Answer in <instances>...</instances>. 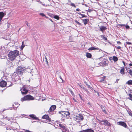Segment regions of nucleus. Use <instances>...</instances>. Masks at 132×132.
Wrapping results in <instances>:
<instances>
[{
  "label": "nucleus",
  "mask_w": 132,
  "mask_h": 132,
  "mask_svg": "<svg viewBox=\"0 0 132 132\" xmlns=\"http://www.w3.org/2000/svg\"><path fill=\"white\" fill-rule=\"evenodd\" d=\"M124 71L125 68L124 67L122 68L120 72V73H121V74L122 75H123L125 74Z\"/></svg>",
  "instance_id": "12"
},
{
  "label": "nucleus",
  "mask_w": 132,
  "mask_h": 132,
  "mask_svg": "<svg viewBox=\"0 0 132 132\" xmlns=\"http://www.w3.org/2000/svg\"><path fill=\"white\" fill-rule=\"evenodd\" d=\"M113 60L114 62H116L118 60L117 57L115 56H113Z\"/></svg>",
  "instance_id": "23"
},
{
  "label": "nucleus",
  "mask_w": 132,
  "mask_h": 132,
  "mask_svg": "<svg viewBox=\"0 0 132 132\" xmlns=\"http://www.w3.org/2000/svg\"><path fill=\"white\" fill-rule=\"evenodd\" d=\"M68 89L69 91V92L71 93V94L72 95H73V93L72 92V90L70 89V88H69Z\"/></svg>",
  "instance_id": "35"
},
{
  "label": "nucleus",
  "mask_w": 132,
  "mask_h": 132,
  "mask_svg": "<svg viewBox=\"0 0 132 132\" xmlns=\"http://www.w3.org/2000/svg\"><path fill=\"white\" fill-rule=\"evenodd\" d=\"M126 70L127 72L129 73L131 76H132V70L131 69L129 68H126ZM132 69V68H131Z\"/></svg>",
  "instance_id": "11"
},
{
  "label": "nucleus",
  "mask_w": 132,
  "mask_h": 132,
  "mask_svg": "<svg viewBox=\"0 0 132 132\" xmlns=\"http://www.w3.org/2000/svg\"><path fill=\"white\" fill-rule=\"evenodd\" d=\"M88 104H89L90 105V103H88Z\"/></svg>",
  "instance_id": "64"
},
{
  "label": "nucleus",
  "mask_w": 132,
  "mask_h": 132,
  "mask_svg": "<svg viewBox=\"0 0 132 132\" xmlns=\"http://www.w3.org/2000/svg\"><path fill=\"white\" fill-rule=\"evenodd\" d=\"M65 114L66 115V117H67V116H68L70 115V113L69 112L65 111Z\"/></svg>",
  "instance_id": "31"
},
{
  "label": "nucleus",
  "mask_w": 132,
  "mask_h": 132,
  "mask_svg": "<svg viewBox=\"0 0 132 132\" xmlns=\"http://www.w3.org/2000/svg\"><path fill=\"white\" fill-rule=\"evenodd\" d=\"M100 122L101 123V125H103L107 126H111L110 123L107 120H102V121Z\"/></svg>",
  "instance_id": "4"
},
{
  "label": "nucleus",
  "mask_w": 132,
  "mask_h": 132,
  "mask_svg": "<svg viewBox=\"0 0 132 132\" xmlns=\"http://www.w3.org/2000/svg\"><path fill=\"white\" fill-rule=\"evenodd\" d=\"M49 20L52 22H53V21H52V20L51 19H49Z\"/></svg>",
  "instance_id": "55"
},
{
  "label": "nucleus",
  "mask_w": 132,
  "mask_h": 132,
  "mask_svg": "<svg viewBox=\"0 0 132 132\" xmlns=\"http://www.w3.org/2000/svg\"><path fill=\"white\" fill-rule=\"evenodd\" d=\"M3 16H1L0 17V21H1V20H2L3 17Z\"/></svg>",
  "instance_id": "49"
},
{
  "label": "nucleus",
  "mask_w": 132,
  "mask_h": 132,
  "mask_svg": "<svg viewBox=\"0 0 132 132\" xmlns=\"http://www.w3.org/2000/svg\"><path fill=\"white\" fill-rule=\"evenodd\" d=\"M101 109H102V110L103 112H105V109L104 108V107H102L101 108Z\"/></svg>",
  "instance_id": "36"
},
{
  "label": "nucleus",
  "mask_w": 132,
  "mask_h": 132,
  "mask_svg": "<svg viewBox=\"0 0 132 132\" xmlns=\"http://www.w3.org/2000/svg\"><path fill=\"white\" fill-rule=\"evenodd\" d=\"M79 84V86H80V87H81L82 88V85H80Z\"/></svg>",
  "instance_id": "59"
},
{
  "label": "nucleus",
  "mask_w": 132,
  "mask_h": 132,
  "mask_svg": "<svg viewBox=\"0 0 132 132\" xmlns=\"http://www.w3.org/2000/svg\"><path fill=\"white\" fill-rule=\"evenodd\" d=\"M118 124L126 128L127 126V125L126 123L124 122L119 121L117 122Z\"/></svg>",
  "instance_id": "7"
},
{
  "label": "nucleus",
  "mask_w": 132,
  "mask_h": 132,
  "mask_svg": "<svg viewBox=\"0 0 132 132\" xmlns=\"http://www.w3.org/2000/svg\"><path fill=\"white\" fill-rule=\"evenodd\" d=\"M45 59H46V62L47 64H48V61L46 58V57Z\"/></svg>",
  "instance_id": "48"
},
{
  "label": "nucleus",
  "mask_w": 132,
  "mask_h": 132,
  "mask_svg": "<svg viewBox=\"0 0 132 132\" xmlns=\"http://www.w3.org/2000/svg\"><path fill=\"white\" fill-rule=\"evenodd\" d=\"M86 57L88 58H91L92 56V55L90 53L87 52L86 53Z\"/></svg>",
  "instance_id": "19"
},
{
  "label": "nucleus",
  "mask_w": 132,
  "mask_h": 132,
  "mask_svg": "<svg viewBox=\"0 0 132 132\" xmlns=\"http://www.w3.org/2000/svg\"><path fill=\"white\" fill-rule=\"evenodd\" d=\"M58 73H59L60 74V75H59V77L61 79V80L62 81V82L63 81V80L62 79V78L61 77V75H62V74H63V73L61 72H57V74Z\"/></svg>",
  "instance_id": "22"
},
{
  "label": "nucleus",
  "mask_w": 132,
  "mask_h": 132,
  "mask_svg": "<svg viewBox=\"0 0 132 132\" xmlns=\"http://www.w3.org/2000/svg\"><path fill=\"white\" fill-rule=\"evenodd\" d=\"M59 126L60 127V129H61V128L62 129V130H67V128L64 126V125L62 124H59Z\"/></svg>",
  "instance_id": "10"
},
{
  "label": "nucleus",
  "mask_w": 132,
  "mask_h": 132,
  "mask_svg": "<svg viewBox=\"0 0 132 132\" xmlns=\"http://www.w3.org/2000/svg\"><path fill=\"white\" fill-rule=\"evenodd\" d=\"M59 114H61L64 117H66V115L65 114V111H59Z\"/></svg>",
  "instance_id": "15"
},
{
  "label": "nucleus",
  "mask_w": 132,
  "mask_h": 132,
  "mask_svg": "<svg viewBox=\"0 0 132 132\" xmlns=\"http://www.w3.org/2000/svg\"><path fill=\"white\" fill-rule=\"evenodd\" d=\"M40 2V3H41L42 4H43V3H42V2Z\"/></svg>",
  "instance_id": "63"
},
{
  "label": "nucleus",
  "mask_w": 132,
  "mask_h": 132,
  "mask_svg": "<svg viewBox=\"0 0 132 132\" xmlns=\"http://www.w3.org/2000/svg\"><path fill=\"white\" fill-rule=\"evenodd\" d=\"M54 18L56 19H57V20H59V17L57 15H55L54 16Z\"/></svg>",
  "instance_id": "28"
},
{
  "label": "nucleus",
  "mask_w": 132,
  "mask_h": 132,
  "mask_svg": "<svg viewBox=\"0 0 132 132\" xmlns=\"http://www.w3.org/2000/svg\"><path fill=\"white\" fill-rule=\"evenodd\" d=\"M40 15L42 16H45L46 18H47L44 13H40L39 14Z\"/></svg>",
  "instance_id": "29"
},
{
  "label": "nucleus",
  "mask_w": 132,
  "mask_h": 132,
  "mask_svg": "<svg viewBox=\"0 0 132 132\" xmlns=\"http://www.w3.org/2000/svg\"><path fill=\"white\" fill-rule=\"evenodd\" d=\"M109 61H108L106 59H104L101 62L98 63V66H102L103 67H105L107 66L108 64Z\"/></svg>",
  "instance_id": "2"
},
{
  "label": "nucleus",
  "mask_w": 132,
  "mask_h": 132,
  "mask_svg": "<svg viewBox=\"0 0 132 132\" xmlns=\"http://www.w3.org/2000/svg\"><path fill=\"white\" fill-rule=\"evenodd\" d=\"M76 10L77 11H80V9H76Z\"/></svg>",
  "instance_id": "54"
},
{
  "label": "nucleus",
  "mask_w": 132,
  "mask_h": 132,
  "mask_svg": "<svg viewBox=\"0 0 132 132\" xmlns=\"http://www.w3.org/2000/svg\"><path fill=\"white\" fill-rule=\"evenodd\" d=\"M119 25H120V26H125V25H124V24H119Z\"/></svg>",
  "instance_id": "60"
},
{
  "label": "nucleus",
  "mask_w": 132,
  "mask_h": 132,
  "mask_svg": "<svg viewBox=\"0 0 132 132\" xmlns=\"http://www.w3.org/2000/svg\"><path fill=\"white\" fill-rule=\"evenodd\" d=\"M23 70V69L21 67H19L18 68V69L17 70V71L18 72H21Z\"/></svg>",
  "instance_id": "20"
},
{
  "label": "nucleus",
  "mask_w": 132,
  "mask_h": 132,
  "mask_svg": "<svg viewBox=\"0 0 132 132\" xmlns=\"http://www.w3.org/2000/svg\"><path fill=\"white\" fill-rule=\"evenodd\" d=\"M84 83L85 85L86 86L87 85V84H88L87 83L86 81H84Z\"/></svg>",
  "instance_id": "47"
},
{
  "label": "nucleus",
  "mask_w": 132,
  "mask_h": 132,
  "mask_svg": "<svg viewBox=\"0 0 132 132\" xmlns=\"http://www.w3.org/2000/svg\"><path fill=\"white\" fill-rule=\"evenodd\" d=\"M25 46L24 44V42H22V45L21 47V50H22Z\"/></svg>",
  "instance_id": "24"
},
{
  "label": "nucleus",
  "mask_w": 132,
  "mask_h": 132,
  "mask_svg": "<svg viewBox=\"0 0 132 132\" xmlns=\"http://www.w3.org/2000/svg\"><path fill=\"white\" fill-rule=\"evenodd\" d=\"M4 14L3 12H0V17L4 16Z\"/></svg>",
  "instance_id": "30"
},
{
  "label": "nucleus",
  "mask_w": 132,
  "mask_h": 132,
  "mask_svg": "<svg viewBox=\"0 0 132 132\" xmlns=\"http://www.w3.org/2000/svg\"><path fill=\"white\" fill-rule=\"evenodd\" d=\"M101 37L102 39H104L105 40H107V38L106 37H105L104 35H101Z\"/></svg>",
  "instance_id": "25"
},
{
  "label": "nucleus",
  "mask_w": 132,
  "mask_h": 132,
  "mask_svg": "<svg viewBox=\"0 0 132 132\" xmlns=\"http://www.w3.org/2000/svg\"><path fill=\"white\" fill-rule=\"evenodd\" d=\"M128 114L130 116L132 117V113H131V112H128Z\"/></svg>",
  "instance_id": "39"
},
{
  "label": "nucleus",
  "mask_w": 132,
  "mask_h": 132,
  "mask_svg": "<svg viewBox=\"0 0 132 132\" xmlns=\"http://www.w3.org/2000/svg\"><path fill=\"white\" fill-rule=\"evenodd\" d=\"M6 82L4 80H2L0 82V86L1 87H4L6 86Z\"/></svg>",
  "instance_id": "8"
},
{
  "label": "nucleus",
  "mask_w": 132,
  "mask_h": 132,
  "mask_svg": "<svg viewBox=\"0 0 132 132\" xmlns=\"http://www.w3.org/2000/svg\"><path fill=\"white\" fill-rule=\"evenodd\" d=\"M69 40L70 42H73V38L71 37H70L69 38Z\"/></svg>",
  "instance_id": "32"
},
{
  "label": "nucleus",
  "mask_w": 132,
  "mask_h": 132,
  "mask_svg": "<svg viewBox=\"0 0 132 132\" xmlns=\"http://www.w3.org/2000/svg\"><path fill=\"white\" fill-rule=\"evenodd\" d=\"M42 117L43 119H45L46 120V121L47 123H48L51 121L49 117L47 115H45L43 116Z\"/></svg>",
  "instance_id": "6"
},
{
  "label": "nucleus",
  "mask_w": 132,
  "mask_h": 132,
  "mask_svg": "<svg viewBox=\"0 0 132 132\" xmlns=\"http://www.w3.org/2000/svg\"><path fill=\"white\" fill-rule=\"evenodd\" d=\"M129 95V96L130 97V98H131L132 97V95L130 94H129L128 95Z\"/></svg>",
  "instance_id": "41"
},
{
  "label": "nucleus",
  "mask_w": 132,
  "mask_h": 132,
  "mask_svg": "<svg viewBox=\"0 0 132 132\" xmlns=\"http://www.w3.org/2000/svg\"><path fill=\"white\" fill-rule=\"evenodd\" d=\"M19 55V51L17 50L11 51L8 54L9 59L11 61L14 60Z\"/></svg>",
  "instance_id": "1"
},
{
  "label": "nucleus",
  "mask_w": 132,
  "mask_h": 132,
  "mask_svg": "<svg viewBox=\"0 0 132 132\" xmlns=\"http://www.w3.org/2000/svg\"><path fill=\"white\" fill-rule=\"evenodd\" d=\"M126 84H128L129 85H132V80H130L126 82Z\"/></svg>",
  "instance_id": "21"
},
{
  "label": "nucleus",
  "mask_w": 132,
  "mask_h": 132,
  "mask_svg": "<svg viewBox=\"0 0 132 132\" xmlns=\"http://www.w3.org/2000/svg\"><path fill=\"white\" fill-rule=\"evenodd\" d=\"M86 86L88 88H89L90 89H92V88L88 84H87Z\"/></svg>",
  "instance_id": "33"
},
{
  "label": "nucleus",
  "mask_w": 132,
  "mask_h": 132,
  "mask_svg": "<svg viewBox=\"0 0 132 132\" xmlns=\"http://www.w3.org/2000/svg\"><path fill=\"white\" fill-rule=\"evenodd\" d=\"M117 43L119 45H120L121 44V42L119 41H118L117 42Z\"/></svg>",
  "instance_id": "42"
},
{
  "label": "nucleus",
  "mask_w": 132,
  "mask_h": 132,
  "mask_svg": "<svg viewBox=\"0 0 132 132\" xmlns=\"http://www.w3.org/2000/svg\"><path fill=\"white\" fill-rule=\"evenodd\" d=\"M29 116H30V117L34 119L35 120H38V118L36 116H35L34 114H30L29 115Z\"/></svg>",
  "instance_id": "17"
},
{
  "label": "nucleus",
  "mask_w": 132,
  "mask_h": 132,
  "mask_svg": "<svg viewBox=\"0 0 132 132\" xmlns=\"http://www.w3.org/2000/svg\"><path fill=\"white\" fill-rule=\"evenodd\" d=\"M129 65L130 66H132V64L131 63H130Z\"/></svg>",
  "instance_id": "56"
},
{
  "label": "nucleus",
  "mask_w": 132,
  "mask_h": 132,
  "mask_svg": "<svg viewBox=\"0 0 132 132\" xmlns=\"http://www.w3.org/2000/svg\"><path fill=\"white\" fill-rule=\"evenodd\" d=\"M126 28L127 29H129L130 28V27L128 25H127L126 26Z\"/></svg>",
  "instance_id": "37"
},
{
  "label": "nucleus",
  "mask_w": 132,
  "mask_h": 132,
  "mask_svg": "<svg viewBox=\"0 0 132 132\" xmlns=\"http://www.w3.org/2000/svg\"><path fill=\"white\" fill-rule=\"evenodd\" d=\"M11 128H10V127H7V128H6V129L7 130H10L11 129Z\"/></svg>",
  "instance_id": "45"
},
{
  "label": "nucleus",
  "mask_w": 132,
  "mask_h": 132,
  "mask_svg": "<svg viewBox=\"0 0 132 132\" xmlns=\"http://www.w3.org/2000/svg\"><path fill=\"white\" fill-rule=\"evenodd\" d=\"M126 43L127 44H128V45H131V43L130 42H126Z\"/></svg>",
  "instance_id": "38"
},
{
  "label": "nucleus",
  "mask_w": 132,
  "mask_h": 132,
  "mask_svg": "<svg viewBox=\"0 0 132 132\" xmlns=\"http://www.w3.org/2000/svg\"><path fill=\"white\" fill-rule=\"evenodd\" d=\"M10 25V24H9V23H8L7 26L8 27H9Z\"/></svg>",
  "instance_id": "57"
},
{
  "label": "nucleus",
  "mask_w": 132,
  "mask_h": 132,
  "mask_svg": "<svg viewBox=\"0 0 132 132\" xmlns=\"http://www.w3.org/2000/svg\"><path fill=\"white\" fill-rule=\"evenodd\" d=\"M82 120V116H80V120Z\"/></svg>",
  "instance_id": "44"
},
{
  "label": "nucleus",
  "mask_w": 132,
  "mask_h": 132,
  "mask_svg": "<svg viewBox=\"0 0 132 132\" xmlns=\"http://www.w3.org/2000/svg\"><path fill=\"white\" fill-rule=\"evenodd\" d=\"M122 62L123 63V64L124 66H125V62L123 61H122Z\"/></svg>",
  "instance_id": "53"
},
{
  "label": "nucleus",
  "mask_w": 132,
  "mask_h": 132,
  "mask_svg": "<svg viewBox=\"0 0 132 132\" xmlns=\"http://www.w3.org/2000/svg\"><path fill=\"white\" fill-rule=\"evenodd\" d=\"M70 5L74 7H76V6L73 3H71L70 4Z\"/></svg>",
  "instance_id": "34"
},
{
  "label": "nucleus",
  "mask_w": 132,
  "mask_h": 132,
  "mask_svg": "<svg viewBox=\"0 0 132 132\" xmlns=\"http://www.w3.org/2000/svg\"><path fill=\"white\" fill-rule=\"evenodd\" d=\"M107 29V28L104 26H102L100 27V30L102 32Z\"/></svg>",
  "instance_id": "13"
},
{
  "label": "nucleus",
  "mask_w": 132,
  "mask_h": 132,
  "mask_svg": "<svg viewBox=\"0 0 132 132\" xmlns=\"http://www.w3.org/2000/svg\"><path fill=\"white\" fill-rule=\"evenodd\" d=\"M118 49H120L121 48V47L120 46H118V47L115 46Z\"/></svg>",
  "instance_id": "40"
},
{
  "label": "nucleus",
  "mask_w": 132,
  "mask_h": 132,
  "mask_svg": "<svg viewBox=\"0 0 132 132\" xmlns=\"http://www.w3.org/2000/svg\"><path fill=\"white\" fill-rule=\"evenodd\" d=\"M88 50H99L100 51V50H101L99 49L98 48H95V47H91L89 48L88 49Z\"/></svg>",
  "instance_id": "18"
},
{
  "label": "nucleus",
  "mask_w": 132,
  "mask_h": 132,
  "mask_svg": "<svg viewBox=\"0 0 132 132\" xmlns=\"http://www.w3.org/2000/svg\"><path fill=\"white\" fill-rule=\"evenodd\" d=\"M98 122H99V123L100 124H101V123L100 122L101 121H102L101 120H99V119H98Z\"/></svg>",
  "instance_id": "51"
},
{
  "label": "nucleus",
  "mask_w": 132,
  "mask_h": 132,
  "mask_svg": "<svg viewBox=\"0 0 132 132\" xmlns=\"http://www.w3.org/2000/svg\"><path fill=\"white\" fill-rule=\"evenodd\" d=\"M88 4H85V2H84V3H83V7L84 8L85 7H88L87 9H88Z\"/></svg>",
  "instance_id": "27"
},
{
  "label": "nucleus",
  "mask_w": 132,
  "mask_h": 132,
  "mask_svg": "<svg viewBox=\"0 0 132 132\" xmlns=\"http://www.w3.org/2000/svg\"><path fill=\"white\" fill-rule=\"evenodd\" d=\"M104 79L105 77H102L100 79L99 81L101 82H102L104 80Z\"/></svg>",
  "instance_id": "26"
},
{
  "label": "nucleus",
  "mask_w": 132,
  "mask_h": 132,
  "mask_svg": "<svg viewBox=\"0 0 132 132\" xmlns=\"http://www.w3.org/2000/svg\"><path fill=\"white\" fill-rule=\"evenodd\" d=\"M83 132H94V131L91 129H88L85 130H83Z\"/></svg>",
  "instance_id": "14"
},
{
  "label": "nucleus",
  "mask_w": 132,
  "mask_h": 132,
  "mask_svg": "<svg viewBox=\"0 0 132 132\" xmlns=\"http://www.w3.org/2000/svg\"><path fill=\"white\" fill-rule=\"evenodd\" d=\"M89 20L87 19H83V22L85 24H86L88 22Z\"/></svg>",
  "instance_id": "16"
},
{
  "label": "nucleus",
  "mask_w": 132,
  "mask_h": 132,
  "mask_svg": "<svg viewBox=\"0 0 132 132\" xmlns=\"http://www.w3.org/2000/svg\"><path fill=\"white\" fill-rule=\"evenodd\" d=\"M129 99L132 101V99L131 98H129Z\"/></svg>",
  "instance_id": "62"
},
{
  "label": "nucleus",
  "mask_w": 132,
  "mask_h": 132,
  "mask_svg": "<svg viewBox=\"0 0 132 132\" xmlns=\"http://www.w3.org/2000/svg\"><path fill=\"white\" fill-rule=\"evenodd\" d=\"M76 120L78 122V121H79V118H76Z\"/></svg>",
  "instance_id": "52"
},
{
  "label": "nucleus",
  "mask_w": 132,
  "mask_h": 132,
  "mask_svg": "<svg viewBox=\"0 0 132 132\" xmlns=\"http://www.w3.org/2000/svg\"><path fill=\"white\" fill-rule=\"evenodd\" d=\"M75 22L77 23H78L79 24H80L79 22H78L77 21H76Z\"/></svg>",
  "instance_id": "46"
},
{
  "label": "nucleus",
  "mask_w": 132,
  "mask_h": 132,
  "mask_svg": "<svg viewBox=\"0 0 132 132\" xmlns=\"http://www.w3.org/2000/svg\"><path fill=\"white\" fill-rule=\"evenodd\" d=\"M56 108V106L55 105H52L50 107L49 110L48 111L49 112L54 111Z\"/></svg>",
  "instance_id": "9"
},
{
  "label": "nucleus",
  "mask_w": 132,
  "mask_h": 132,
  "mask_svg": "<svg viewBox=\"0 0 132 132\" xmlns=\"http://www.w3.org/2000/svg\"><path fill=\"white\" fill-rule=\"evenodd\" d=\"M34 99L33 97L29 95H27L25 96H24L22 98L21 100V101H25L28 100H32Z\"/></svg>",
  "instance_id": "3"
},
{
  "label": "nucleus",
  "mask_w": 132,
  "mask_h": 132,
  "mask_svg": "<svg viewBox=\"0 0 132 132\" xmlns=\"http://www.w3.org/2000/svg\"><path fill=\"white\" fill-rule=\"evenodd\" d=\"M129 99L132 101V99L131 98H129Z\"/></svg>",
  "instance_id": "61"
},
{
  "label": "nucleus",
  "mask_w": 132,
  "mask_h": 132,
  "mask_svg": "<svg viewBox=\"0 0 132 132\" xmlns=\"http://www.w3.org/2000/svg\"><path fill=\"white\" fill-rule=\"evenodd\" d=\"M85 17H86L85 15L84 14H83V18Z\"/></svg>",
  "instance_id": "58"
},
{
  "label": "nucleus",
  "mask_w": 132,
  "mask_h": 132,
  "mask_svg": "<svg viewBox=\"0 0 132 132\" xmlns=\"http://www.w3.org/2000/svg\"><path fill=\"white\" fill-rule=\"evenodd\" d=\"M119 79H116V81H115V83H118V81H119Z\"/></svg>",
  "instance_id": "43"
},
{
  "label": "nucleus",
  "mask_w": 132,
  "mask_h": 132,
  "mask_svg": "<svg viewBox=\"0 0 132 132\" xmlns=\"http://www.w3.org/2000/svg\"><path fill=\"white\" fill-rule=\"evenodd\" d=\"M26 25H27V26H28V27H29V26H29L28 24V22H26Z\"/></svg>",
  "instance_id": "50"
},
{
  "label": "nucleus",
  "mask_w": 132,
  "mask_h": 132,
  "mask_svg": "<svg viewBox=\"0 0 132 132\" xmlns=\"http://www.w3.org/2000/svg\"><path fill=\"white\" fill-rule=\"evenodd\" d=\"M20 90L22 94L23 95L26 94L28 91V90L25 88L23 86L21 89Z\"/></svg>",
  "instance_id": "5"
}]
</instances>
